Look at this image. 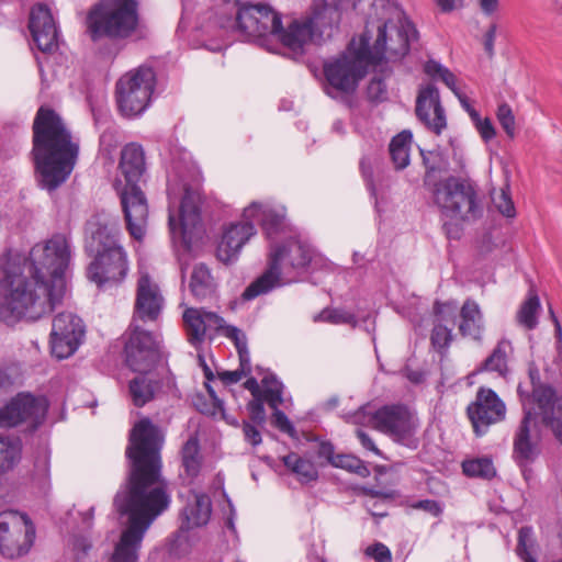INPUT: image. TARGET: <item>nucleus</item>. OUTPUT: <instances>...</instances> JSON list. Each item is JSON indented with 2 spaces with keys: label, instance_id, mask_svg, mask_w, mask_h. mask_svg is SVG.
Segmentation results:
<instances>
[{
  "label": "nucleus",
  "instance_id": "obj_1",
  "mask_svg": "<svg viewBox=\"0 0 562 562\" xmlns=\"http://www.w3.org/2000/svg\"><path fill=\"white\" fill-rule=\"evenodd\" d=\"M164 435L148 417L131 429L125 456L128 460L126 483L116 493L114 506L128 516V526L116 544L112 562H137L145 532L168 509L170 496L160 484Z\"/></svg>",
  "mask_w": 562,
  "mask_h": 562
},
{
  "label": "nucleus",
  "instance_id": "obj_2",
  "mask_svg": "<svg viewBox=\"0 0 562 562\" xmlns=\"http://www.w3.org/2000/svg\"><path fill=\"white\" fill-rule=\"evenodd\" d=\"M70 257L69 240L58 233L33 246L19 272L7 268L0 279V319L34 322L50 314L64 300Z\"/></svg>",
  "mask_w": 562,
  "mask_h": 562
},
{
  "label": "nucleus",
  "instance_id": "obj_3",
  "mask_svg": "<svg viewBox=\"0 0 562 562\" xmlns=\"http://www.w3.org/2000/svg\"><path fill=\"white\" fill-rule=\"evenodd\" d=\"M528 378L530 391L521 383L517 386L522 416L513 434L512 459L521 464L537 461L542 454V435L537 429V418L562 447V395L554 385L542 381L535 362L528 367Z\"/></svg>",
  "mask_w": 562,
  "mask_h": 562
},
{
  "label": "nucleus",
  "instance_id": "obj_4",
  "mask_svg": "<svg viewBox=\"0 0 562 562\" xmlns=\"http://www.w3.org/2000/svg\"><path fill=\"white\" fill-rule=\"evenodd\" d=\"M80 154V140L54 109L41 105L32 124L31 155L38 186L53 192L74 171Z\"/></svg>",
  "mask_w": 562,
  "mask_h": 562
},
{
  "label": "nucleus",
  "instance_id": "obj_5",
  "mask_svg": "<svg viewBox=\"0 0 562 562\" xmlns=\"http://www.w3.org/2000/svg\"><path fill=\"white\" fill-rule=\"evenodd\" d=\"M85 233L86 252L93 258L87 268L89 280L100 289L123 283L130 271V259L120 240L117 223L95 215L86 223Z\"/></svg>",
  "mask_w": 562,
  "mask_h": 562
},
{
  "label": "nucleus",
  "instance_id": "obj_6",
  "mask_svg": "<svg viewBox=\"0 0 562 562\" xmlns=\"http://www.w3.org/2000/svg\"><path fill=\"white\" fill-rule=\"evenodd\" d=\"M202 172L191 160L172 159L167 170V194L169 199L168 224L172 235L191 241L201 226Z\"/></svg>",
  "mask_w": 562,
  "mask_h": 562
},
{
  "label": "nucleus",
  "instance_id": "obj_7",
  "mask_svg": "<svg viewBox=\"0 0 562 562\" xmlns=\"http://www.w3.org/2000/svg\"><path fill=\"white\" fill-rule=\"evenodd\" d=\"M119 172L113 187L121 200L126 229L134 239L140 241L146 234L148 204L142 189V183H145L146 160L139 144L130 143L122 148Z\"/></svg>",
  "mask_w": 562,
  "mask_h": 562
},
{
  "label": "nucleus",
  "instance_id": "obj_8",
  "mask_svg": "<svg viewBox=\"0 0 562 562\" xmlns=\"http://www.w3.org/2000/svg\"><path fill=\"white\" fill-rule=\"evenodd\" d=\"M138 0H113L98 2L85 18L86 34L94 44L108 40L120 42L131 38L139 29Z\"/></svg>",
  "mask_w": 562,
  "mask_h": 562
},
{
  "label": "nucleus",
  "instance_id": "obj_9",
  "mask_svg": "<svg viewBox=\"0 0 562 562\" xmlns=\"http://www.w3.org/2000/svg\"><path fill=\"white\" fill-rule=\"evenodd\" d=\"M425 166L424 187L440 213L442 229L451 243L457 239V177L450 172V162L441 150L422 151Z\"/></svg>",
  "mask_w": 562,
  "mask_h": 562
},
{
  "label": "nucleus",
  "instance_id": "obj_10",
  "mask_svg": "<svg viewBox=\"0 0 562 562\" xmlns=\"http://www.w3.org/2000/svg\"><path fill=\"white\" fill-rule=\"evenodd\" d=\"M312 261V250L300 240L290 238L280 244L270 245L268 267L243 292L245 301H251L282 285V276L294 277L304 272Z\"/></svg>",
  "mask_w": 562,
  "mask_h": 562
},
{
  "label": "nucleus",
  "instance_id": "obj_11",
  "mask_svg": "<svg viewBox=\"0 0 562 562\" xmlns=\"http://www.w3.org/2000/svg\"><path fill=\"white\" fill-rule=\"evenodd\" d=\"M344 0H313L312 15L303 21L293 20L285 29L281 24L277 38L294 53H303L304 45L318 35L331 37L341 22Z\"/></svg>",
  "mask_w": 562,
  "mask_h": 562
},
{
  "label": "nucleus",
  "instance_id": "obj_12",
  "mask_svg": "<svg viewBox=\"0 0 562 562\" xmlns=\"http://www.w3.org/2000/svg\"><path fill=\"white\" fill-rule=\"evenodd\" d=\"M369 36L362 35L357 48L353 42L338 57L324 63L323 70L327 82L326 93L331 98L351 95L367 75L371 64Z\"/></svg>",
  "mask_w": 562,
  "mask_h": 562
},
{
  "label": "nucleus",
  "instance_id": "obj_13",
  "mask_svg": "<svg viewBox=\"0 0 562 562\" xmlns=\"http://www.w3.org/2000/svg\"><path fill=\"white\" fill-rule=\"evenodd\" d=\"M50 403L47 396L29 391L18 392L0 404V429L21 428L32 436L46 423Z\"/></svg>",
  "mask_w": 562,
  "mask_h": 562
},
{
  "label": "nucleus",
  "instance_id": "obj_14",
  "mask_svg": "<svg viewBox=\"0 0 562 562\" xmlns=\"http://www.w3.org/2000/svg\"><path fill=\"white\" fill-rule=\"evenodd\" d=\"M156 83V72L148 66H139L124 74L115 85L120 113L127 119L143 114L150 104Z\"/></svg>",
  "mask_w": 562,
  "mask_h": 562
},
{
  "label": "nucleus",
  "instance_id": "obj_15",
  "mask_svg": "<svg viewBox=\"0 0 562 562\" xmlns=\"http://www.w3.org/2000/svg\"><path fill=\"white\" fill-rule=\"evenodd\" d=\"M238 5L233 27L245 41L267 46L270 38L280 32L281 13L265 3L236 0Z\"/></svg>",
  "mask_w": 562,
  "mask_h": 562
},
{
  "label": "nucleus",
  "instance_id": "obj_16",
  "mask_svg": "<svg viewBox=\"0 0 562 562\" xmlns=\"http://www.w3.org/2000/svg\"><path fill=\"white\" fill-rule=\"evenodd\" d=\"M369 422L374 429L387 435L395 442L411 449L418 447L416 434L419 423L406 405H383L370 414Z\"/></svg>",
  "mask_w": 562,
  "mask_h": 562
},
{
  "label": "nucleus",
  "instance_id": "obj_17",
  "mask_svg": "<svg viewBox=\"0 0 562 562\" xmlns=\"http://www.w3.org/2000/svg\"><path fill=\"white\" fill-rule=\"evenodd\" d=\"M417 40V30L408 20H400L398 24L391 21L378 27L376 40L369 46L370 61L380 64L384 58L396 60L408 54L411 42Z\"/></svg>",
  "mask_w": 562,
  "mask_h": 562
},
{
  "label": "nucleus",
  "instance_id": "obj_18",
  "mask_svg": "<svg viewBox=\"0 0 562 562\" xmlns=\"http://www.w3.org/2000/svg\"><path fill=\"white\" fill-rule=\"evenodd\" d=\"M35 540V526L30 517L16 510L0 513V554L16 559L31 550Z\"/></svg>",
  "mask_w": 562,
  "mask_h": 562
},
{
  "label": "nucleus",
  "instance_id": "obj_19",
  "mask_svg": "<svg viewBox=\"0 0 562 562\" xmlns=\"http://www.w3.org/2000/svg\"><path fill=\"white\" fill-rule=\"evenodd\" d=\"M467 415L475 436L481 437L492 425L505 420L506 404L494 390L480 386L475 400L467 407Z\"/></svg>",
  "mask_w": 562,
  "mask_h": 562
},
{
  "label": "nucleus",
  "instance_id": "obj_20",
  "mask_svg": "<svg viewBox=\"0 0 562 562\" xmlns=\"http://www.w3.org/2000/svg\"><path fill=\"white\" fill-rule=\"evenodd\" d=\"M124 359L132 371L148 373L159 360L158 342L154 335L132 323L124 346Z\"/></svg>",
  "mask_w": 562,
  "mask_h": 562
},
{
  "label": "nucleus",
  "instance_id": "obj_21",
  "mask_svg": "<svg viewBox=\"0 0 562 562\" xmlns=\"http://www.w3.org/2000/svg\"><path fill=\"white\" fill-rule=\"evenodd\" d=\"M86 328L82 319L72 313H59L53 319L50 350L57 359L72 356L83 341Z\"/></svg>",
  "mask_w": 562,
  "mask_h": 562
},
{
  "label": "nucleus",
  "instance_id": "obj_22",
  "mask_svg": "<svg viewBox=\"0 0 562 562\" xmlns=\"http://www.w3.org/2000/svg\"><path fill=\"white\" fill-rule=\"evenodd\" d=\"M164 303L158 284L148 273L140 274L137 280L133 323L135 321L156 322L161 314Z\"/></svg>",
  "mask_w": 562,
  "mask_h": 562
},
{
  "label": "nucleus",
  "instance_id": "obj_23",
  "mask_svg": "<svg viewBox=\"0 0 562 562\" xmlns=\"http://www.w3.org/2000/svg\"><path fill=\"white\" fill-rule=\"evenodd\" d=\"M416 116L430 131L439 135L447 126L437 87L429 82L419 88L416 98Z\"/></svg>",
  "mask_w": 562,
  "mask_h": 562
},
{
  "label": "nucleus",
  "instance_id": "obj_24",
  "mask_svg": "<svg viewBox=\"0 0 562 562\" xmlns=\"http://www.w3.org/2000/svg\"><path fill=\"white\" fill-rule=\"evenodd\" d=\"M29 30L38 50L53 53L58 48V31L50 10L38 3L31 9Z\"/></svg>",
  "mask_w": 562,
  "mask_h": 562
},
{
  "label": "nucleus",
  "instance_id": "obj_25",
  "mask_svg": "<svg viewBox=\"0 0 562 562\" xmlns=\"http://www.w3.org/2000/svg\"><path fill=\"white\" fill-rule=\"evenodd\" d=\"M182 318L188 341L196 349L203 345L207 330H218L224 324L222 316L205 308L188 307Z\"/></svg>",
  "mask_w": 562,
  "mask_h": 562
},
{
  "label": "nucleus",
  "instance_id": "obj_26",
  "mask_svg": "<svg viewBox=\"0 0 562 562\" xmlns=\"http://www.w3.org/2000/svg\"><path fill=\"white\" fill-rule=\"evenodd\" d=\"M256 234L254 223L244 222L231 224L223 233L216 248L218 260L224 263H232L237 260L241 248Z\"/></svg>",
  "mask_w": 562,
  "mask_h": 562
},
{
  "label": "nucleus",
  "instance_id": "obj_27",
  "mask_svg": "<svg viewBox=\"0 0 562 562\" xmlns=\"http://www.w3.org/2000/svg\"><path fill=\"white\" fill-rule=\"evenodd\" d=\"M484 215V194L476 182L459 173V220L476 222Z\"/></svg>",
  "mask_w": 562,
  "mask_h": 562
},
{
  "label": "nucleus",
  "instance_id": "obj_28",
  "mask_svg": "<svg viewBox=\"0 0 562 562\" xmlns=\"http://www.w3.org/2000/svg\"><path fill=\"white\" fill-rule=\"evenodd\" d=\"M484 215V194L476 182L459 173V220L476 222Z\"/></svg>",
  "mask_w": 562,
  "mask_h": 562
},
{
  "label": "nucleus",
  "instance_id": "obj_29",
  "mask_svg": "<svg viewBox=\"0 0 562 562\" xmlns=\"http://www.w3.org/2000/svg\"><path fill=\"white\" fill-rule=\"evenodd\" d=\"M435 325L430 341L439 352L446 350L452 341L451 330L456 323L454 306L451 303L436 301L434 304Z\"/></svg>",
  "mask_w": 562,
  "mask_h": 562
},
{
  "label": "nucleus",
  "instance_id": "obj_30",
  "mask_svg": "<svg viewBox=\"0 0 562 562\" xmlns=\"http://www.w3.org/2000/svg\"><path fill=\"white\" fill-rule=\"evenodd\" d=\"M244 220L257 221L269 239L274 238L285 227V215L266 204L252 202L243 212Z\"/></svg>",
  "mask_w": 562,
  "mask_h": 562
},
{
  "label": "nucleus",
  "instance_id": "obj_31",
  "mask_svg": "<svg viewBox=\"0 0 562 562\" xmlns=\"http://www.w3.org/2000/svg\"><path fill=\"white\" fill-rule=\"evenodd\" d=\"M212 514L211 498L201 492L193 493L192 502H189L181 513V529L190 530L205 526Z\"/></svg>",
  "mask_w": 562,
  "mask_h": 562
},
{
  "label": "nucleus",
  "instance_id": "obj_32",
  "mask_svg": "<svg viewBox=\"0 0 562 562\" xmlns=\"http://www.w3.org/2000/svg\"><path fill=\"white\" fill-rule=\"evenodd\" d=\"M459 333L474 341H481L484 331L483 314L476 301L467 299L459 311Z\"/></svg>",
  "mask_w": 562,
  "mask_h": 562
},
{
  "label": "nucleus",
  "instance_id": "obj_33",
  "mask_svg": "<svg viewBox=\"0 0 562 562\" xmlns=\"http://www.w3.org/2000/svg\"><path fill=\"white\" fill-rule=\"evenodd\" d=\"M182 472L180 476L188 484L194 483L203 467L200 441L196 436H190L180 450Z\"/></svg>",
  "mask_w": 562,
  "mask_h": 562
},
{
  "label": "nucleus",
  "instance_id": "obj_34",
  "mask_svg": "<svg viewBox=\"0 0 562 562\" xmlns=\"http://www.w3.org/2000/svg\"><path fill=\"white\" fill-rule=\"evenodd\" d=\"M189 290L198 301L211 299L216 291V282L210 268L205 263H198L193 267Z\"/></svg>",
  "mask_w": 562,
  "mask_h": 562
},
{
  "label": "nucleus",
  "instance_id": "obj_35",
  "mask_svg": "<svg viewBox=\"0 0 562 562\" xmlns=\"http://www.w3.org/2000/svg\"><path fill=\"white\" fill-rule=\"evenodd\" d=\"M23 443L19 436H0V476L13 471L22 460Z\"/></svg>",
  "mask_w": 562,
  "mask_h": 562
},
{
  "label": "nucleus",
  "instance_id": "obj_36",
  "mask_svg": "<svg viewBox=\"0 0 562 562\" xmlns=\"http://www.w3.org/2000/svg\"><path fill=\"white\" fill-rule=\"evenodd\" d=\"M541 303L536 291L530 290L527 299L521 303L516 314L518 325L528 330H533L539 324Z\"/></svg>",
  "mask_w": 562,
  "mask_h": 562
},
{
  "label": "nucleus",
  "instance_id": "obj_37",
  "mask_svg": "<svg viewBox=\"0 0 562 562\" xmlns=\"http://www.w3.org/2000/svg\"><path fill=\"white\" fill-rule=\"evenodd\" d=\"M282 462L303 484H307L318 479V471L314 463L300 457L295 452H290L284 456L282 458Z\"/></svg>",
  "mask_w": 562,
  "mask_h": 562
},
{
  "label": "nucleus",
  "instance_id": "obj_38",
  "mask_svg": "<svg viewBox=\"0 0 562 562\" xmlns=\"http://www.w3.org/2000/svg\"><path fill=\"white\" fill-rule=\"evenodd\" d=\"M157 387V381L147 378L146 373H139L128 384L133 404L137 407H143L154 398Z\"/></svg>",
  "mask_w": 562,
  "mask_h": 562
},
{
  "label": "nucleus",
  "instance_id": "obj_39",
  "mask_svg": "<svg viewBox=\"0 0 562 562\" xmlns=\"http://www.w3.org/2000/svg\"><path fill=\"white\" fill-rule=\"evenodd\" d=\"M413 139L411 131H402L390 143L389 150L395 169L402 170L409 165V148Z\"/></svg>",
  "mask_w": 562,
  "mask_h": 562
},
{
  "label": "nucleus",
  "instance_id": "obj_40",
  "mask_svg": "<svg viewBox=\"0 0 562 562\" xmlns=\"http://www.w3.org/2000/svg\"><path fill=\"white\" fill-rule=\"evenodd\" d=\"M31 480L41 492H46L50 486V453L43 449L37 451Z\"/></svg>",
  "mask_w": 562,
  "mask_h": 562
},
{
  "label": "nucleus",
  "instance_id": "obj_41",
  "mask_svg": "<svg viewBox=\"0 0 562 562\" xmlns=\"http://www.w3.org/2000/svg\"><path fill=\"white\" fill-rule=\"evenodd\" d=\"M462 473L468 477L490 481L495 477L496 469L488 457L465 459L461 463Z\"/></svg>",
  "mask_w": 562,
  "mask_h": 562
},
{
  "label": "nucleus",
  "instance_id": "obj_42",
  "mask_svg": "<svg viewBox=\"0 0 562 562\" xmlns=\"http://www.w3.org/2000/svg\"><path fill=\"white\" fill-rule=\"evenodd\" d=\"M315 323H328L333 325H358L357 316L341 307H325L313 317Z\"/></svg>",
  "mask_w": 562,
  "mask_h": 562
},
{
  "label": "nucleus",
  "instance_id": "obj_43",
  "mask_svg": "<svg viewBox=\"0 0 562 562\" xmlns=\"http://www.w3.org/2000/svg\"><path fill=\"white\" fill-rule=\"evenodd\" d=\"M262 384L265 386L263 392H261L262 401H266L271 408L277 409L283 402L282 383L278 381L276 375L269 374L262 379Z\"/></svg>",
  "mask_w": 562,
  "mask_h": 562
},
{
  "label": "nucleus",
  "instance_id": "obj_44",
  "mask_svg": "<svg viewBox=\"0 0 562 562\" xmlns=\"http://www.w3.org/2000/svg\"><path fill=\"white\" fill-rule=\"evenodd\" d=\"M505 346L504 340L498 341L492 353L484 360L483 369L497 372L502 376L506 375L508 367Z\"/></svg>",
  "mask_w": 562,
  "mask_h": 562
},
{
  "label": "nucleus",
  "instance_id": "obj_45",
  "mask_svg": "<svg viewBox=\"0 0 562 562\" xmlns=\"http://www.w3.org/2000/svg\"><path fill=\"white\" fill-rule=\"evenodd\" d=\"M424 71L430 78L441 80L454 94H457L456 77L448 68L435 60H428L424 66Z\"/></svg>",
  "mask_w": 562,
  "mask_h": 562
},
{
  "label": "nucleus",
  "instance_id": "obj_46",
  "mask_svg": "<svg viewBox=\"0 0 562 562\" xmlns=\"http://www.w3.org/2000/svg\"><path fill=\"white\" fill-rule=\"evenodd\" d=\"M334 467L347 470L350 473L359 475L360 477H368L371 473L366 462L352 454H337Z\"/></svg>",
  "mask_w": 562,
  "mask_h": 562
},
{
  "label": "nucleus",
  "instance_id": "obj_47",
  "mask_svg": "<svg viewBox=\"0 0 562 562\" xmlns=\"http://www.w3.org/2000/svg\"><path fill=\"white\" fill-rule=\"evenodd\" d=\"M493 203L497 211L508 218H514L516 216V207L514 201L512 199L510 186L506 183L502 189L497 196L492 198Z\"/></svg>",
  "mask_w": 562,
  "mask_h": 562
},
{
  "label": "nucleus",
  "instance_id": "obj_48",
  "mask_svg": "<svg viewBox=\"0 0 562 562\" xmlns=\"http://www.w3.org/2000/svg\"><path fill=\"white\" fill-rule=\"evenodd\" d=\"M367 98L370 102L378 104L387 100V87L382 76H374L367 87Z\"/></svg>",
  "mask_w": 562,
  "mask_h": 562
},
{
  "label": "nucleus",
  "instance_id": "obj_49",
  "mask_svg": "<svg viewBox=\"0 0 562 562\" xmlns=\"http://www.w3.org/2000/svg\"><path fill=\"white\" fill-rule=\"evenodd\" d=\"M496 117L501 126L503 127L504 132L506 133L507 137L509 139H514L516 136V122L510 105H508L507 103L499 104L496 110Z\"/></svg>",
  "mask_w": 562,
  "mask_h": 562
},
{
  "label": "nucleus",
  "instance_id": "obj_50",
  "mask_svg": "<svg viewBox=\"0 0 562 562\" xmlns=\"http://www.w3.org/2000/svg\"><path fill=\"white\" fill-rule=\"evenodd\" d=\"M375 161L376 159H373L369 156H363L360 159V172L366 182L367 189L370 191L372 195L376 194V188L373 177V167Z\"/></svg>",
  "mask_w": 562,
  "mask_h": 562
},
{
  "label": "nucleus",
  "instance_id": "obj_51",
  "mask_svg": "<svg viewBox=\"0 0 562 562\" xmlns=\"http://www.w3.org/2000/svg\"><path fill=\"white\" fill-rule=\"evenodd\" d=\"M247 411L249 413V419L247 422L257 424L260 427H265L267 416L261 397L254 398L252 401L248 402Z\"/></svg>",
  "mask_w": 562,
  "mask_h": 562
},
{
  "label": "nucleus",
  "instance_id": "obj_52",
  "mask_svg": "<svg viewBox=\"0 0 562 562\" xmlns=\"http://www.w3.org/2000/svg\"><path fill=\"white\" fill-rule=\"evenodd\" d=\"M260 427L257 424L247 422L246 419L243 420L241 429L244 434V439L246 442H248L252 447H257L262 442V436L260 432Z\"/></svg>",
  "mask_w": 562,
  "mask_h": 562
},
{
  "label": "nucleus",
  "instance_id": "obj_53",
  "mask_svg": "<svg viewBox=\"0 0 562 562\" xmlns=\"http://www.w3.org/2000/svg\"><path fill=\"white\" fill-rule=\"evenodd\" d=\"M217 331H221L226 338L231 339L234 342L236 349L247 345L245 334L236 326L226 325L224 322L223 327H221Z\"/></svg>",
  "mask_w": 562,
  "mask_h": 562
},
{
  "label": "nucleus",
  "instance_id": "obj_54",
  "mask_svg": "<svg viewBox=\"0 0 562 562\" xmlns=\"http://www.w3.org/2000/svg\"><path fill=\"white\" fill-rule=\"evenodd\" d=\"M366 554L372 558L375 562H392L390 549L381 542L369 546L366 549Z\"/></svg>",
  "mask_w": 562,
  "mask_h": 562
},
{
  "label": "nucleus",
  "instance_id": "obj_55",
  "mask_svg": "<svg viewBox=\"0 0 562 562\" xmlns=\"http://www.w3.org/2000/svg\"><path fill=\"white\" fill-rule=\"evenodd\" d=\"M273 424L280 431L288 434L292 438L295 437V427L290 422L285 413L280 411L279 408L274 409Z\"/></svg>",
  "mask_w": 562,
  "mask_h": 562
},
{
  "label": "nucleus",
  "instance_id": "obj_56",
  "mask_svg": "<svg viewBox=\"0 0 562 562\" xmlns=\"http://www.w3.org/2000/svg\"><path fill=\"white\" fill-rule=\"evenodd\" d=\"M473 124H474L475 128L477 130L481 138L485 143H488L496 136V130H495L491 119L480 117L479 121H475Z\"/></svg>",
  "mask_w": 562,
  "mask_h": 562
},
{
  "label": "nucleus",
  "instance_id": "obj_57",
  "mask_svg": "<svg viewBox=\"0 0 562 562\" xmlns=\"http://www.w3.org/2000/svg\"><path fill=\"white\" fill-rule=\"evenodd\" d=\"M317 457L325 459L330 465L334 467L337 454H335V447L330 441L323 440L318 443Z\"/></svg>",
  "mask_w": 562,
  "mask_h": 562
},
{
  "label": "nucleus",
  "instance_id": "obj_58",
  "mask_svg": "<svg viewBox=\"0 0 562 562\" xmlns=\"http://www.w3.org/2000/svg\"><path fill=\"white\" fill-rule=\"evenodd\" d=\"M117 142L115 138V133L111 130H105L99 138L100 150L110 155L112 150L116 147Z\"/></svg>",
  "mask_w": 562,
  "mask_h": 562
},
{
  "label": "nucleus",
  "instance_id": "obj_59",
  "mask_svg": "<svg viewBox=\"0 0 562 562\" xmlns=\"http://www.w3.org/2000/svg\"><path fill=\"white\" fill-rule=\"evenodd\" d=\"M413 508L423 509L434 517H438L442 513L439 502L435 499H422L412 505Z\"/></svg>",
  "mask_w": 562,
  "mask_h": 562
},
{
  "label": "nucleus",
  "instance_id": "obj_60",
  "mask_svg": "<svg viewBox=\"0 0 562 562\" xmlns=\"http://www.w3.org/2000/svg\"><path fill=\"white\" fill-rule=\"evenodd\" d=\"M496 31H497V24L492 23L488 26L487 31L483 35L484 50L486 52L488 57H493V55H494V42H495V37H496Z\"/></svg>",
  "mask_w": 562,
  "mask_h": 562
},
{
  "label": "nucleus",
  "instance_id": "obj_61",
  "mask_svg": "<svg viewBox=\"0 0 562 562\" xmlns=\"http://www.w3.org/2000/svg\"><path fill=\"white\" fill-rule=\"evenodd\" d=\"M356 436L357 438L359 439L361 446L366 449V450H369L371 452H373L375 456H379L381 457L382 456V452L380 451V449L375 446L374 441L372 440V438L370 437V435L368 432H366L364 430L358 428L356 430Z\"/></svg>",
  "mask_w": 562,
  "mask_h": 562
},
{
  "label": "nucleus",
  "instance_id": "obj_62",
  "mask_svg": "<svg viewBox=\"0 0 562 562\" xmlns=\"http://www.w3.org/2000/svg\"><path fill=\"white\" fill-rule=\"evenodd\" d=\"M218 379L226 385L235 384L241 380L245 375V371H240L239 369L234 371H222L217 372Z\"/></svg>",
  "mask_w": 562,
  "mask_h": 562
},
{
  "label": "nucleus",
  "instance_id": "obj_63",
  "mask_svg": "<svg viewBox=\"0 0 562 562\" xmlns=\"http://www.w3.org/2000/svg\"><path fill=\"white\" fill-rule=\"evenodd\" d=\"M237 350L238 358H239V370L245 371V375H249L251 373V362H250V355L247 348V345L244 347H240Z\"/></svg>",
  "mask_w": 562,
  "mask_h": 562
},
{
  "label": "nucleus",
  "instance_id": "obj_64",
  "mask_svg": "<svg viewBox=\"0 0 562 562\" xmlns=\"http://www.w3.org/2000/svg\"><path fill=\"white\" fill-rule=\"evenodd\" d=\"M459 103L469 113L472 122L479 121L481 117L479 111L470 103L469 98L459 91Z\"/></svg>",
  "mask_w": 562,
  "mask_h": 562
}]
</instances>
